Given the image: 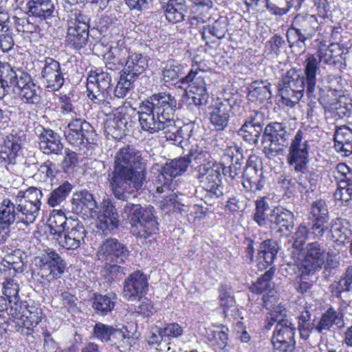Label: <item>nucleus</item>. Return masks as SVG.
I'll return each mask as SVG.
<instances>
[{
	"label": "nucleus",
	"mask_w": 352,
	"mask_h": 352,
	"mask_svg": "<svg viewBox=\"0 0 352 352\" xmlns=\"http://www.w3.org/2000/svg\"><path fill=\"white\" fill-rule=\"evenodd\" d=\"M146 167L140 151L127 146L119 149L114 160V170L109 179L112 193L119 201L118 207L124 219L131 226V232L146 239L156 233L158 223L154 215V208H143L132 201L146 179Z\"/></svg>",
	"instance_id": "f257e3e1"
},
{
	"label": "nucleus",
	"mask_w": 352,
	"mask_h": 352,
	"mask_svg": "<svg viewBox=\"0 0 352 352\" xmlns=\"http://www.w3.org/2000/svg\"><path fill=\"white\" fill-rule=\"evenodd\" d=\"M177 100L166 92L153 94L139 107L138 120L142 131L151 135H163L175 145L182 146L189 138L190 126H177L173 119Z\"/></svg>",
	"instance_id": "f03ea898"
},
{
	"label": "nucleus",
	"mask_w": 352,
	"mask_h": 352,
	"mask_svg": "<svg viewBox=\"0 0 352 352\" xmlns=\"http://www.w3.org/2000/svg\"><path fill=\"white\" fill-rule=\"evenodd\" d=\"M87 91V97L100 105L106 114L118 110L122 103L119 102L120 99L124 98L129 92L118 82L113 91L111 75L104 71H94L89 74Z\"/></svg>",
	"instance_id": "7ed1b4c3"
},
{
	"label": "nucleus",
	"mask_w": 352,
	"mask_h": 352,
	"mask_svg": "<svg viewBox=\"0 0 352 352\" xmlns=\"http://www.w3.org/2000/svg\"><path fill=\"white\" fill-rule=\"evenodd\" d=\"M308 228L299 226L295 233L292 252L294 259V286L298 293L306 294L308 289Z\"/></svg>",
	"instance_id": "20e7f679"
},
{
	"label": "nucleus",
	"mask_w": 352,
	"mask_h": 352,
	"mask_svg": "<svg viewBox=\"0 0 352 352\" xmlns=\"http://www.w3.org/2000/svg\"><path fill=\"white\" fill-rule=\"evenodd\" d=\"M287 162L298 175V183L300 186V191L305 194L308 184V138L306 128L300 129L292 139L289 148Z\"/></svg>",
	"instance_id": "39448f33"
},
{
	"label": "nucleus",
	"mask_w": 352,
	"mask_h": 352,
	"mask_svg": "<svg viewBox=\"0 0 352 352\" xmlns=\"http://www.w3.org/2000/svg\"><path fill=\"white\" fill-rule=\"evenodd\" d=\"M197 179L205 192L202 199L208 205H212L214 201L223 195L221 188L222 170L221 165L209 162L197 167Z\"/></svg>",
	"instance_id": "423d86ee"
},
{
	"label": "nucleus",
	"mask_w": 352,
	"mask_h": 352,
	"mask_svg": "<svg viewBox=\"0 0 352 352\" xmlns=\"http://www.w3.org/2000/svg\"><path fill=\"white\" fill-rule=\"evenodd\" d=\"M313 53L309 54V98L314 91L316 76L319 69L318 64L324 62L327 64H336L342 54L340 43H331L327 45L322 41L316 39L311 43Z\"/></svg>",
	"instance_id": "0eeeda50"
},
{
	"label": "nucleus",
	"mask_w": 352,
	"mask_h": 352,
	"mask_svg": "<svg viewBox=\"0 0 352 352\" xmlns=\"http://www.w3.org/2000/svg\"><path fill=\"white\" fill-rule=\"evenodd\" d=\"M305 79L301 70L291 69L283 76L278 83V91L283 102L293 107L303 96Z\"/></svg>",
	"instance_id": "6e6552de"
},
{
	"label": "nucleus",
	"mask_w": 352,
	"mask_h": 352,
	"mask_svg": "<svg viewBox=\"0 0 352 352\" xmlns=\"http://www.w3.org/2000/svg\"><path fill=\"white\" fill-rule=\"evenodd\" d=\"M11 76H6L14 93L18 94L21 99L28 104H38L41 102V90L33 81L31 76L19 68H14Z\"/></svg>",
	"instance_id": "1a4fd4ad"
},
{
	"label": "nucleus",
	"mask_w": 352,
	"mask_h": 352,
	"mask_svg": "<svg viewBox=\"0 0 352 352\" xmlns=\"http://www.w3.org/2000/svg\"><path fill=\"white\" fill-rule=\"evenodd\" d=\"M89 18L79 10H72L67 19V42L74 50L84 47L88 41Z\"/></svg>",
	"instance_id": "9d476101"
},
{
	"label": "nucleus",
	"mask_w": 352,
	"mask_h": 352,
	"mask_svg": "<svg viewBox=\"0 0 352 352\" xmlns=\"http://www.w3.org/2000/svg\"><path fill=\"white\" fill-rule=\"evenodd\" d=\"M244 107L234 98L217 99L209 109L210 124L217 131H223L228 125L230 114L242 116Z\"/></svg>",
	"instance_id": "9b49d317"
},
{
	"label": "nucleus",
	"mask_w": 352,
	"mask_h": 352,
	"mask_svg": "<svg viewBox=\"0 0 352 352\" xmlns=\"http://www.w3.org/2000/svg\"><path fill=\"white\" fill-rule=\"evenodd\" d=\"M289 133L281 122L268 124L263 131L262 144L263 152L267 158L274 157L283 151V147L288 145Z\"/></svg>",
	"instance_id": "f8f14e48"
},
{
	"label": "nucleus",
	"mask_w": 352,
	"mask_h": 352,
	"mask_svg": "<svg viewBox=\"0 0 352 352\" xmlns=\"http://www.w3.org/2000/svg\"><path fill=\"white\" fill-rule=\"evenodd\" d=\"M203 74L204 73L194 74L190 72L180 81L182 88L185 89L188 97L192 99L196 106L206 104L209 98L207 86L210 79L208 76Z\"/></svg>",
	"instance_id": "ddd939ff"
},
{
	"label": "nucleus",
	"mask_w": 352,
	"mask_h": 352,
	"mask_svg": "<svg viewBox=\"0 0 352 352\" xmlns=\"http://www.w3.org/2000/svg\"><path fill=\"white\" fill-rule=\"evenodd\" d=\"M189 166V160L185 157H181L172 160L162 166L160 173L157 177V181L161 184L156 188L159 194L166 190H173L176 184L173 183V178L182 175Z\"/></svg>",
	"instance_id": "4468645a"
},
{
	"label": "nucleus",
	"mask_w": 352,
	"mask_h": 352,
	"mask_svg": "<svg viewBox=\"0 0 352 352\" xmlns=\"http://www.w3.org/2000/svg\"><path fill=\"white\" fill-rule=\"evenodd\" d=\"M64 136L67 142L74 146L82 149L91 143L93 127L85 120L72 119L65 128Z\"/></svg>",
	"instance_id": "2eb2a0df"
},
{
	"label": "nucleus",
	"mask_w": 352,
	"mask_h": 352,
	"mask_svg": "<svg viewBox=\"0 0 352 352\" xmlns=\"http://www.w3.org/2000/svg\"><path fill=\"white\" fill-rule=\"evenodd\" d=\"M116 202L109 198L104 199L100 204L96 226L102 236H108L116 232L119 226Z\"/></svg>",
	"instance_id": "dca6fc26"
},
{
	"label": "nucleus",
	"mask_w": 352,
	"mask_h": 352,
	"mask_svg": "<svg viewBox=\"0 0 352 352\" xmlns=\"http://www.w3.org/2000/svg\"><path fill=\"white\" fill-rule=\"evenodd\" d=\"M129 256L127 248L116 239L105 240L100 246L97 256L104 265L111 263H124Z\"/></svg>",
	"instance_id": "f3484780"
},
{
	"label": "nucleus",
	"mask_w": 352,
	"mask_h": 352,
	"mask_svg": "<svg viewBox=\"0 0 352 352\" xmlns=\"http://www.w3.org/2000/svg\"><path fill=\"white\" fill-rule=\"evenodd\" d=\"M147 290L146 276L140 271H136L124 280L122 294L125 299L134 301L142 298Z\"/></svg>",
	"instance_id": "a211bd4d"
},
{
	"label": "nucleus",
	"mask_w": 352,
	"mask_h": 352,
	"mask_svg": "<svg viewBox=\"0 0 352 352\" xmlns=\"http://www.w3.org/2000/svg\"><path fill=\"white\" fill-rule=\"evenodd\" d=\"M272 342L275 349L287 352L293 348L294 328L289 320H283L276 325Z\"/></svg>",
	"instance_id": "6ab92c4d"
},
{
	"label": "nucleus",
	"mask_w": 352,
	"mask_h": 352,
	"mask_svg": "<svg viewBox=\"0 0 352 352\" xmlns=\"http://www.w3.org/2000/svg\"><path fill=\"white\" fill-rule=\"evenodd\" d=\"M36 261L41 268L42 276L58 278L65 271L64 260L54 250H48L41 257L36 258Z\"/></svg>",
	"instance_id": "aec40b11"
},
{
	"label": "nucleus",
	"mask_w": 352,
	"mask_h": 352,
	"mask_svg": "<svg viewBox=\"0 0 352 352\" xmlns=\"http://www.w3.org/2000/svg\"><path fill=\"white\" fill-rule=\"evenodd\" d=\"M294 214L289 210L283 207H276L272 209L270 216L269 228L280 236H287L294 228Z\"/></svg>",
	"instance_id": "412c9836"
},
{
	"label": "nucleus",
	"mask_w": 352,
	"mask_h": 352,
	"mask_svg": "<svg viewBox=\"0 0 352 352\" xmlns=\"http://www.w3.org/2000/svg\"><path fill=\"white\" fill-rule=\"evenodd\" d=\"M87 231L82 222L74 221L71 228H68L62 234L56 237L58 244L67 250H76L84 243Z\"/></svg>",
	"instance_id": "4be33fe9"
},
{
	"label": "nucleus",
	"mask_w": 352,
	"mask_h": 352,
	"mask_svg": "<svg viewBox=\"0 0 352 352\" xmlns=\"http://www.w3.org/2000/svg\"><path fill=\"white\" fill-rule=\"evenodd\" d=\"M41 76L46 87L52 91H57L60 89L65 81L60 63L49 57L45 60Z\"/></svg>",
	"instance_id": "5701e85b"
},
{
	"label": "nucleus",
	"mask_w": 352,
	"mask_h": 352,
	"mask_svg": "<svg viewBox=\"0 0 352 352\" xmlns=\"http://www.w3.org/2000/svg\"><path fill=\"white\" fill-rule=\"evenodd\" d=\"M136 325L131 324L122 329H114L108 342L116 346L120 351L129 349L138 339Z\"/></svg>",
	"instance_id": "b1692460"
},
{
	"label": "nucleus",
	"mask_w": 352,
	"mask_h": 352,
	"mask_svg": "<svg viewBox=\"0 0 352 352\" xmlns=\"http://www.w3.org/2000/svg\"><path fill=\"white\" fill-rule=\"evenodd\" d=\"M38 145L45 155H60L63 149L61 137L50 129H41L38 134Z\"/></svg>",
	"instance_id": "393cba45"
},
{
	"label": "nucleus",
	"mask_w": 352,
	"mask_h": 352,
	"mask_svg": "<svg viewBox=\"0 0 352 352\" xmlns=\"http://www.w3.org/2000/svg\"><path fill=\"white\" fill-rule=\"evenodd\" d=\"M28 14L37 21H47L54 17L56 12L54 0H30L27 3Z\"/></svg>",
	"instance_id": "a878e982"
},
{
	"label": "nucleus",
	"mask_w": 352,
	"mask_h": 352,
	"mask_svg": "<svg viewBox=\"0 0 352 352\" xmlns=\"http://www.w3.org/2000/svg\"><path fill=\"white\" fill-rule=\"evenodd\" d=\"M162 81L167 86L174 85L182 88L180 81L183 77L182 67L174 60L162 62L160 65Z\"/></svg>",
	"instance_id": "bb28decb"
},
{
	"label": "nucleus",
	"mask_w": 352,
	"mask_h": 352,
	"mask_svg": "<svg viewBox=\"0 0 352 352\" xmlns=\"http://www.w3.org/2000/svg\"><path fill=\"white\" fill-rule=\"evenodd\" d=\"M324 108L340 118H349L352 116V99L349 96L339 95L337 98L328 100Z\"/></svg>",
	"instance_id": "cd10ccee"
},
{
	"label": "nucleus",
	"mask_w": 352,
	"mask_h": 352,
	"mask_svg": "<svg viewBox=\"0 0 352 352\" xmlns=\"http://www.w3.org/2000/svg\"><path fill=\"white\" fill-rule=\"evenodd\" d=\"M21 148L19 140L10 134L0 144V162L14 164L18 152Z\"/></svg>",
	"instance_id": "c85d7f7f"
},
{
	"label": "nucleus",
	"mask_w": 352,
	"mask_h": 352,
	"mask_svg": "<svg viewBox=\"0 0 352 352\" xmlns=\"http://www.w3.org/2000/svg\"><path fill=\"white\" fill-rule=\"evenodd\" d=\"M72 205L73 211L76 214H85L86 210L93 212L98 208L94 195L87 190L74 194Z\"/></svg>",
	"instance_id": "c756f323"
},
{
	"label": "nucleus",
	"mask_w": 352,
	"mask_h": 352,
	"mask_svg": "<svg viewBox=\"0 0 352 352\" xmlns=\"http://www.w3.org/2000/svg\"><path fill=\"white\" fill-rule=\"evenodd\" d=\"M41 309L36 306H28L21 320L19 321L16 331L23 335L30 334L32 328L41 321Z\"/></svg>",
	"instance_id": "7c9ffc66"
},
{
	"label": "nucleus",
	"mask_w": 352,
	"mask_h": 352,
	"mask_svg": "<svg viewBox=\"0 0 352 352\" xmlns=\"http://www.w3.org/2000/svg\"><path fill=\"white\" fill-rule=\"evenodd\" d=\"M242 184L248 190H261L264 184L262 170L254 165H247L243 173Z\"/></svg>",
	"instance_id": "2f4dec72"
},
{
	"label": "nucleus",
	"mask_w": 352,
	"mask_h": 352,
	"mask_svg": "<svg viewBox=\"0 0 352 352\" xmlns=\"http://www.w3.org/2000/svg\"><path fill=\"white\" fill-rule=\"evenodd\" d=\"M334 147L344 156L352 154V129L346 126L337 129L334 133Z\"/></svg>",
	"instance_id": "473e14b6"
},
{
	"label": "nucleus",
	"mask_w": 352,
	"mask_h": 352,
	"mask_svg": "<svg viewBox=\"0 0 352 352\" xmlns=\"http://www.w3.org/2000/svg\"><path fill=\"white\" fill-rule=\"evenodd\" d=\"M16 206L20 223L28 226L36 221L41 208L18 197H16Z\"/></svg>",
	"instance_id": "72a5a7b5"
},
{
	"label": "nucleus",
	"mask_w": 352,
	"mask_h": 352,
	"mask_svg": "<svg viewBox=\"0 0 352 352\" xmlns=\"http://www.w3.org/2000/svg\"><path fill=\"white\" fill-rule=\"evenodd\" d=\"M147 66V56L141 53L130 52L122 72L138 77L145 71Z\"/></svg>",
	"instance_id": "f704fd0d"
},
{
	"label": "nucleus",
	"mask_w": 352,
	"mask_h": 352,
	"mask_svg": "<svg viewBox=\"0 0 352 352\" xmlns=\"http://www.w3.org/2000/svg\"><path fill=\"white\" fill-rule=\"evenodd\" d=\"M164 9L166 19L170 23L182 22L187 12L186 0H168Z\"/></svg>",
	"instance_id": "c9c22d12"
},
{
	"label": "nucleus",
	"mask_w": 352,
	"mask_h": 352,
	"mask_svg": "<svg viewBox=\"0 0 352 352\" xmlns=\"http://www.w3.org/2000/svg\"><path fill=\"white\" fill-rule=\"evenodd\" d=\"M327 258L326 249L318 241L309 243V274L321 270Z\"/></svg>",
	"instance_id": "e433bc0d"
},
{
	"label": "nucleus",
	"mask_w": 352,
	"mask_h": 352,
	"mask_svg": "<svg viewBox=\"0 0 352 352\" xmlns=\"http://www.w3.org/2000/svg\"><path fill=\"white\" fill-rule=\"evenodd\" d=\"M0 222L5 226L10 227L13 223H21L18 218L16 203L5 199L0 204Z\"/></svg>",
	"instance_id": "4c0bfd02"
},
{
	"label": "nucleus",
	"mask_w": 352,
	"mask_h": 352,
	"mask_svg": "<svg viewBox=\"0 0 352 352\" xmlns=\"http://www.w3.org/2000/svg\"><path fill=\"white\" fill-rule=\"evenodd\" d=\"M2 265L8 269V274L11 276L22 273L25 268L23 254L18 250L14 252L12 254L7 255L3 259Z\"/></svg>",
	"instance_id": "58836bf2"
},
{
	"label": "nucleus",
	"mask_w": 352,
	"mask_h": 352,
	"mask_svg": "<svg viewBox=\"0 0 352 352\" xmlns=\"http://www.w3.org/2000/svg\"><path fill=\"white\" fill-rule=\"evenodd\" d=\"M126 119L120 116L108 118L104 122V130L107 135L118 139L124 134L126 128Z\"/></svg>",
	"instance_id": "ea45409f"
},
{
	"label": "nucleus",
	"mask_w": 352,
	"mask_h": 352,
	"mask_svg": "<svg viewBox=\"0 0 352 352\" xmlns=\"http://www.w3.org/2000/svg\"><path fill=\"white\" fill-rule=\"evenodd\" d=\"M67 217L61 210H54L48 220L50 233L54 239L65 231Z\"/></svg>",
	"instance_id": "a19ab883"
},
{
	"label": "nucleus",
	"mask_w": 352,
	"mask_h": 352,
	"mask_svg": "<svg viewBox=\"0 0 352 352\" xmlns=\"http://www.w3.org/2000/svg\"><path fill=\"white\" fill-rule=\"evenodd\" d=\"M270 85V83L264 82H252L248 94L250 100L262 103L270 99L272 93Z\"/></svg>",
	"instance_id": "79ce46f5"
},
{
	"label": "nucleus",
	"mask_w": 352,
	"mask_h": 352,
	"mask_svg": "<svg viewBox=\"0 0 352 352\" xmlns=\"http://www.w3.org/2000/svg\"><path fill=\"white\" fill-rule=\"evenodd\" d=\"M116 305L115 296L113 294H96L93 300V307L97 314L107 315L111 312Z\"/></svg>",
	"instance_id": "37998d69"
},
{
	"label": "nucleus",
	"mask_w": 352,
	"mask_h": 352,
	"mask_svg": "<svg viewBox=\"0 0 352 352\" xmlns=\"http://www.w3.org/2000/svg\"><path fill=\"white\" fill-rule=\"evenodd\" d=\"M72 190V185L68 182H65L50 193L47 204L53 208L61 205L65 201Z\"/></svg>",
	"instance_id": "c03bdc74"
},
{
	"label": "nucleus",
	"mask_w": 352,
	"mask_h": 352,
	"mask_svg": "<svg viewBox=\"0 0 352 352\" xmlns=\"http://www.w3.org/2000/svg\"><path fill=\"white\" fill-rule=\"evenodd\" d=\"M272 212L269 204L263 199L256 201L254 220L260 226H267L270 223V216Z\"/></svg>",
	"instance_id": "a18cd8bd"
},
{
	"label": "nucleus",
	"mask_w": 352,
	"mask_h": 352,
	"mask_svg": "<svg viewBox=\"0 0 352 352\" xmlns=\"http://www.w3.org/2000/svg\"><path fill=\"white\" fill-rule=\"evenodd\" d=\"M263 127H259L248 124H243L238 131V134L248 144L256 145L258 142V140Z\"/></svg>",
	"instance_id": "49530a36"
},
{
	"label": "nucleus",
	"mask_w": 352,
	"mask_h": 352,
	"mask_svg": "<svg viewBox=\"0 0 352 352\" xmlns=\"http://www.w3.org/2000/svg\"><path fill=\"white\" fill-rule=\"evenodd\" d=\"M14 45L13 32L8 22H0V49L3 52H9L13 50Z\"/></svg>",
	"instance_id": "de8ad7c7"
},
{
	"label": "nucleus",
	"mask_w": 352,
	"mask_h": 352,
	"mask_svg": "<svg viewBox=\"0 0 352 352\" xmlns=\"http://www.w3.org/2000/svg\"><path fill=\"white\" fill-rule=\"evenodd\" d=\"M330 231L332 237L340 243L349 242L352 236V231L349 228L348 222H346V225H343L339 219L333 223Z\"/></svg>",
	"instance_id": "09e8293b"
},
{
	"label": "nucleus",
	"mask_w": 352,
	"mask_h": 352,
	"mask_svg": "<svg viewBox=\"0 0 352 352\" xmlns=\"http://www.w3.org/2000/svg\"><path fill=\"white\" fill-rule=\"evenodd\" d=\"M313 223H325L329 219V212L325 201L322 199L314 201L311 204V212Z\"/></svg>",
	"instance_id": "8fccbe9b"
},
{
	"label": "nucleus",
	"mask_w": 352,
	"mask_h": 352,
	"mask_svg": "<svg viewBox=\"0 0 352 352\" xmlns=\"http://www.w3.org/2000/svg\"><path fill=\"white\" fill-rule=\"evenodd\" d=\"M8 305V314L13 318L17 327L19 321L21 320L29 305H28L26 301L20 300V297L17 298L16 300H10Z\"/></svg>",
	"instance_id": "3c124183"
},
{
	"label": "nucleus",
	"mask_w": 352,
	"mask_h": 352,
	"mask_svg": "<svg viewBox=\"0 0 352 352\" xmlns=\"http://www.w3.org/2000/svg\"><path fill=\"white\" fill-rule=\"evenodd\" d=\"M14 68L12 67L9 63L0 62V99L8 94V89L10 86V82L6 79L7 75L11 76V73H14Z\"/></svg>",
	"instance_id": "603ef678"
},
{
	"label": "nucleus",
	"mask_w": 352,
	"mask_h": 352,
	"mask_svg": "<svg viewBox=\"0 0 352 352\" xmlns=\"http://www.w3.org/2000/svg\"><path fill=\"white\" fill-rule=\"evenodd\" d=\"M43 196V192L40 189L36 187H30L25 191H19L16 197L28 203L35 204L36 206L41 208Z\"/></svg>",
	"instance_id": "864d4df0"
},
{
	"label": "nucleus",
	"mask_w": 352,
	"mask_h": 352,
	"mask_svg": "<svg viewBox=\"0 0 352 352\" xmlns=\"http://www.w3.org/2000/svg\"><path fill=\"white\" fill-rule=\"evenodd\" d=\"M274 274V269L271 267L253 285V292L256 293H263V292L270 290L272 287V278Z\"/></svg>",
	"instance_id": "5fc2aeb1"
},
{
	"label": "nucleus",
	"mask_w": 352,
	"mask_h": 352,
	"mask_svg": "<svg viewBox=\"0 0 352 352\" xmlns=\"http://www.w3.org/2000/svg\"><path fill=\"white\" fill-rule=\"evenodd\" d=\"M182 205L175 193L171 192L160 201V207L165 213L181 210Z\"/></svg>",
	"instance_id": "6e6d98bb"
},
{
	"label": "nucleus",
	"mask_w": 352,
	"mask_h": 352,
	"mask_svg": "<svg viewBox=\"0 0 352 352\" xmlns=\"http://www.w3.org/2000/svg\"><path fill=\"white\" fill-rule=\"evenodd\" d=\"M339 320L338 314L331 307L322 315L316 329L320 332L322 329H329L334 324H338Z\"/></svg>",
	"instance_id": "4d7b16f0"
},
{
	"label": "nucleus",
	"mask_w": 352,
	"mask_h": 352,
	"mask_svg": "<svg viewBox=\"0 0 352 352\" xmlns=\"http://www.w3.org/2000/svg\"><path fill=\"white\" fill-rule=\"evenodd\" d=\"M336 169L339 176H337L338 185L352 186V170L345 164L340 163Z\"/></svg>",
	"instance_id": "13d9d810"
},
{
	"label": "nucleus",
	"mask_w": 352,
	"mask_h": 352,
	"mask_svg": "<svg viewBox=\"0 0 352 352\" xmlns=\"http://www.w3.org/2000/svg\"><path fill=\"white\" fill-rule=\"evenodd\" d=\"M33 17L28 16L25 18H15V26L18 32L33 34L37 32L40 28L37 25L34 24L30 20L33 19Z\"/></svg>",
	"instance_id": "bf43d9fd"
},
{
	"label": "nucleus",
	"mask_w": 352,
	"mask_h": 352,
	"mask_svg": "<svg viewBox=\"0 0 352 352\" xmlns=\"http://www.w3.org/2000/svg\"><path fill=\"white\" fill-rule=\"evenodd\" d=\"M286 313L287 311L284 307L280 305L276 306L273 310L268 313L266 318L265 327L270 329L275 322L277 324L283 320H288L285 318Z\"/></svg>",
	"instance_id": "052dcab7"
},
{
	"label": "nucleus",
	"mask_w": 352,
	"mask_h": 352,
	"mask_svg": "<svg viewBox=\"0 0 352 352\" xmlns=\"http://www.w3.org/2000/svg\"><path fill=\"white\" fill-rule=\"evenodd\" d=\"M19 284L12 278H6L3 283V294L8 301L19 297Z\"/></svg>",
	"instance_id": "680f3d73"
},
{
	"label": "nucleus",
	"mask_w": 352,
	"mask_h": 352,
	"mask_svg": "<svg viewBox=\"0 0 352 352\" xmlns=\"http://www.w3.org/2000/svg\"><path fill=\"white\" fill-rule=\"evenodd\" d=\"M267 8L274 14L283 15L290 8L287 0H266Z\"/></svg>",
	"instance_id": "e2e57ef3"
},
{
	"label": "nucleus",
	"mask_w": 352,
	"mask_h": 352,
	"mask_svg": "<svg viewBox=\"0 0 352 352\" xmlns=\"http://www.w3.org/2000/svg\"><path fill=\"white\" fill-rule=\"evenodd\" d=\"M114 328L102 323H96L94 328V336L103 342H108Z\"/></svg>",
	"instance_id": "0e129e2a"
},
{
	"label": "nucleus",
	"mask_w": 352,
	"mask_h": 352,
	"mask_svg": "<svg viewBox=\"0 0 352 352\" xmlns=\"http://www.w3.org/2000/svg\"><path fill=\"white\" fill-rule=\"evenodd\" d=\"M264 120L265 116L263 113L257 110H252L250 111L249 114L248 115L243 124L263 127L265 124Z\"/></svg>",
	"instance_id": "69168bd1"
},
{
	"label": "nucleus",
	"mask_w": 352,
	"mask_h": 352,
	"mask_svg": "<svg viewBox=\"0 0 352 352\" xmlns=\"http://www.w3.org/2000/svg\"><path fill=\"white\" fill-rule=\"evenodd\" d=\"M120 263H111L104 265L105 270L111 275L112 279H121L126 274V269L119 265Z\"/></svg>",
	"instance_id": "338daca9"
},
{
	"label": "nucleus",
	"mask_w": 352,
	"mask_h": 352,
	"mask_svg": "<svg viewBox=\"0 0 352 352\" xmlns=\"http://www.w3.org/2000/svg\"><path fill=\"white\" fill-rule=\"evenodd\" d=\"M334 197L342 202L347 203L352 199V186H342L338 185V187L334 192Z\"/></svg>",
	"instance_id": "774afa93"
}]
</instances>
